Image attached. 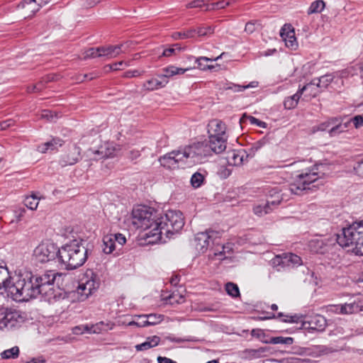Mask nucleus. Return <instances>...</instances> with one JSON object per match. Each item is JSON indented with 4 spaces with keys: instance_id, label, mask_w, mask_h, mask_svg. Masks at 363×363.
Listing matches in <instances>:
<instances>
[{
    "instance_id": "obj_64",
    "label": "nucleus",
    "mask_w": 363,
    "mask_h": 363,
    "mask_svg": "<svg viewBox=\"0 0 363 363\" xmlns=\"http://www.w3.org/2000/svg\"><path fill=\"white\" fill-rule=\"evenodd\" d=\"M157 362L158 363H177V362L165 357H158Z\"/></svg>"
},
{
    "instance_id": "obj_59",
    "label": "nucleus",
    "mask_w": 363,
    "mask_h": 363,
    "mask_svg": "<svg viewBox=\"0 0 363 363\" xmlns=\"http://www.w3.org/2000/svg\"><path fill=\"white\" fill-rule=\"evenodd\" d=\"M94 78V77L92 75V74H84L77 76L76 80L77 82H83L86 80H91Z\"/></svg>"
},
{
    "instance_id": "obj_56",
    "label": "nucleus",
    "mask_w": 363,
    "mask_h": 363,
    "mask_svg": "<svg viewBox=\"0 0 363 363\" xmlns=\"http://www.w3.org/2000/svg\"><path fill=\"white\" fill-rule=\"evenodd\" d=\"M343 307V304H337V305H330L328 306V311L337 314L343 313V311L340 310Z\"/></svg>"
},
{
    "instance_id": "obj_26",
    "label": "nucleus",
    "mask_w": 363,
    "mask_h": 363,
    "mask_svg": "<svg viewBox=\"0 0 363 363\" xmlns=\"http://www.w3.org/2000/svg\"><path fill=\"white\" fill-rule=\"evenodd\" d=\"M160 342V337L157 335H154L148 337L144 342L135 345V347L137 351H145L156 347L159 345Z\"/></svg>"
},
{
    "instance_id": "obj_29",
    "label": "nucleus",
    "mask_w": 363,
    "mask_h": 363,
    "mask_svg": "<svg viewBox=\"0 0 363 363\" xmlns=\"http://www.w3.org/2000/svg\"><path fill=\"white\" fill-rule=\"evenodd\" d=\"M282 317H286L287 319H284L283 321L286 323H301V328L303 329V321H305L306 319V315H285L283 313H279L277 315H273L272 317L268 318H264L263 319H269V318H282Z\"/></svg>"
},
{
    "instance_id": "obj_52",
    "label": "nucleus",
    "mask_w": 363,
    "mask_h": 363,
    "mask_svg": "<svg viewBox=\"0 0 363 363\" xmlns=\"http://www.w3.org/2000/svg\"><path fill=\"white\" fill-rule=\"evenodd\" d=\"M112 236L117 247H122L126 242L125 237L121 233L112 234Z\"/></svg>"
},
{
    "instance_id": "obj_17",
    "label": "nucleus",
    "mask_w": 363,
    "mask_h": 363,
    "mask_svg": "<svg viewBox=\"0 0 363 363\" xmlns=\"http://www.w3.org/2000/svg\"><path fill=\"white\" fill-rule=\"evenodd\" d=\"M280 35L283 40H284L285 45L287 48L291 50L296 49L298 43L294 29H291L289 26L286 27V25H285L280 30Z\"/></svg>"
},
{
    "instance_id": "obj_44",
    "label": "nucleus",
    "mask_w": 363,
    "mask_h": 363,
    "mask_svg": "<svg viewBox=\"0 0 363 363\" xmlns=\"http://www.w3.org/2000/svg\"><path fill=\"white\" fill-rule=\"evenodd\" d=\"M135 320L128 323V325H136L138 327L149 326L145 315H139L135 316Z\"/></svg>"
},
{
    "instance_id": "obj_55",
    "label": "nucleus",
    "mask_w": 363,
    "mask_h": 363,
    "mask_svg": "<svg viewBox=\"0 0 363 363\" xmlns=\"http://www.w3.org/2000/svg\"><path fill=\"white\" fill-rule=\"evenodd\" d=\"M351 122L356 128H359L363 125V116L361 115L355 116L351 119Z\"/></svg>"
},
{
    "instance_id": "obj_24",
    "label": "nucleus",
    "mask_w": 363,
    "mask_h": 363,
    "mask_svg": "<svg viewBox=\"0 0 363 363\" xmlns=\"http://www.w3.org/2000/svg\"><path fill=\"white\" fill-rule=\"evenodd\" d=\"M123 44L101 47V57H106L108 59L114 58L123 52Z\"/></svg>"
},
{
    "instance_id": "obj_38",
    "label": "nucleus",
    "mask_w": 363,
    "mask_h": 363,
    "mask_svg": "<svg viewBox=\"0 0 363 363\" xmlns=\"http://www.w3.org/2000/svg\"><path fill=\"white\" fill-rule=\"evenodd\" d=\"M38 203L39 199L34 194L26 196L24 199L25 206L30 210H35Z\"/></svg>"
},
{
    "instance_id": "obj_10",
    "label": "nucleus",
    "mask_w": 363,
    "mask_h": 363,
    "mask_svg": "<svg viewBox=\"0 0 363 363\" xmlns=\"http://www.w3.org/2000/svg\"><path fill=\"white\" fill-rule=\"evenodd\" d=\"M159 161L162 166L168 169H176L187 166V161L182 148L166 154L161 157Z\"/></svg>"
},
{
    "instance_id": "obj_23",
    "label": "nucleus",
    "mask_w": 363,
    "mask_h": 363,
    "mask_svg": "<svg viewBox=\"0 0 363 363\" xmlns=\"http://www.w3.org/2000/svg\"><path fill=\"white\" fill-rule=\"evenodd\" d=\"M274 263L278 265L283 264L284 266H289V263L293 265H298L301 263V259L299 256L290 253L286 255L283 258L279 256L276 257Z\"/></svg>"
},
{
    "instance_id": "obj_6",
    "label": "nucleus",
    "mask_w": 363,
    "mask_h": 363,
    "mask_svg": "<svg viewBox=\"0 0 363 363\" xmlns=\"http://www.w3.org/2000/svg\"><path fill=\"white\" fill-rule=\"evenodd\" d=\"M216 148V145L208 141H202L192 143L183 147L184 154L187 161V166L202 163L206 158L212 155L213 152L219 154Z\"/></svg>"
},
{
    "instance_id": "obj_21",
    "label": "nucleus",
    "mask_w": 363,
    "mask_h": 363,
    "mask_svg": "<svg viewBox=\"0 0 363 363\" xmlns=\"http://www.w3.org/2000/svg\"><path fill=\"white\" fill-rule=\"evenodd\" d=\"M333 118H335L337 121L331 125V128L328 131L330 137H335L347 130L350 121L343 123L341 118L333 117Z\"/></svg>"
},
{
    "instance_id": "obj_57",
    "label": "nucleus",
    "mask_w": 363,
    "mask_h": 363,
    "mask_svg": "<svg viewBox=\"0 0 363 363\" xmlns=\"http://www.w3.org/2000/svg\"><path fill=\"white\" fill-rule=\"evenodd\" d=\"M43 88V82H40L35 85H30L27 87V91L30 93L32 92H38L41 91Z\"/></svg>"
},
{
    "instance_id": "obj_46",
    "label": "nucleus",
    "mask_w": 363,
    "mask_h": 363,
    "mask_svg": "<svg viewBox=\"0 0 363 363\" xmlns=\"http://www.w3.org/2000/svg\"><path fill=\"white\" fill-rule=\"evenodd\" d=\"M272 344H282V345H291L294 342V339L291 337H272L270 340Z\"/></svg>"
},
{
    "instance_id": "obj_58",
    "label": "nucleus",
    "mask_w": 363,
    "mask_h": 363,
    "mask_svg": "<svg viewBox=\"0 0 363 363\" xmlns=\"http://www.w3.org/2000/svg\"><path fill=\"white\" fill-rule=\"evenodd\" d=\"M204 5L203 0H194L186 4L187 9L201 8Z\"/></svg>"
},
{
    "instance_id": "obj_9",
    "label": "nucleus",
    "mask_w": 363,
    "mask_h": 363,
    "mask_svg": "<svg viewBox=\"0 0 363 363\" xmlns=\"http://www.w3.org/2000/svg\"><path fill=\"white\" fill-rule=\"evenodd\" d=\"M59 248L50 241L42 242L39 244L33 252V256L35 260L40 263H46L58 259Z\"/></svg>"
},
{
    "instance_id": "obj_41",
    "label": "nucleus",
    "mask_w": 363,
    "mask_h": 363,
    "mask_svg": "<svg viewBox=\"0 0 363 363\" xmlns=\"http://www.w3.org/2000/svg\"><path fill=\"white\" fill-rule=\"evenodd\" d=\"M147 320L148 325H155L160 323L163 319L164 315L157 313L145 314Z\"/></svg>"
},
{
    "instance_id": "obj_45",
    "label": "nucleus",
    "mask_w": 363,
    "mask_h": 363,
    "mask_svg": "<svg viewBox=\"0 0 363 363\" xmlns=\"http://www.w3.org/2000/svg\"><path fill=\"white\" fill-rule=\"evenodd\" d=\"M225 291L227 294L232 297H238L240 296L239 288L237 284L228 282L225 284Z\"/></svg>"
},
{
    "instance_id": "obj_30",
    "label": "nucleus",
    "mask_w": 363,
    "mask_h": 363,
    "mask_svg": "<svg viewBox=\"0 0 363 363\" xmlns=\"http://www.w3.org/2000/svg\"><path fill=\"white\" fill-rule=\"evenodd\" d=\"M21 5L26 9L28 16L34 15L42 7L35 0H23Z\"/></svg>"
},
{
    "instance_id": "obj_14",
    "label": "nucleus",
    "mask_w": 363,
    "mask_h": 363,
    "mask_svg": "<svg viewBox=\"0 0 363 363\" xmlns=\"http://www.w3.org/2000/svg\"><path fill=\"white\" fill-rule=\"evenodd\" d=\"M333 240L329 241L325 239H314L309 242L310 250L314 253L325 254L333 250Z\"/></svg>"
},
{
    "instance_id": "obj_4",
    "label": "nucleus",
    "mask_w": 363,
    "mask_h": 363,
    "mask_svg": "<svg viewBox=\"0 0 363 363\" xmlns=\"http://www.w3.org/2000/svg\"><path fill=\"white\" fill-rule=\"evenodd\" d=\"M327 167L323 164H316L312 167H306L296 175L293 182L289 186L290 192L295 195H301L308 190L316 187L314 183L322 178Z\"/></svg>"
},
{
    "instance_id": "obj_32",
    "label": "nucleus",
    "mask_w": 363,
    "mask_h": 363,
    "mask_svg": "<svg viewBox=\"0 0 363 363\" xmlns=\"http://www.w3.org/2000/svg\"><path fill=\"white\" fill-rule=\"evenodd\" d=\"M333 77L331 74H326L320 77L318 79H313L308 84H311L310 88H314V86H317L319 88H326L329 84L333 81Z\"/></svg>"
},
{
    "instance_id": "obj_11",
    "label": "nucleus",
    "mask_w": 363,
    "mask_h": 363,
    "mask_svg": "<svg viewBox=\"0 0 363 363\" xmlns=\"http://www.w3.org/2000/svg\"><path fill=\"white\" fill-rule=\"evenodd\" d=\"M22 317L18 312L8 308H0V329H11L17 326Z\"/></svg>"
},
{
    "instance_id": "obj_20",
    "label": "nucleus",
    "mask_w": 363,
    "mask_h": 363,
    "mask_svg": "<svg viewBox=\"0 0 363 363\" xmlns=\"http://www.w3.org/2000/svg\"><path fill=\"white\" fill-rule=\"evenodd\" d=\"M13 277L9 275V269L5 263H0V290L4 289L8 292V289L11 283Z\"/></svg>"
},
{
    "instance_id": "obj_37",
    "label": "nucleus",
    "mask_w": 363,
    "mask_h": 363,
    "mask_svg": "<svg viewBox=\"0 0 363 363\" xmlns=\"http://www.w3.org/2000/svg\"><path fill=\"white\" fill-rule=\"evenodd\" d=\"M204 179V174L196 172L191 176L190 182L194 188H199L203 184Z\"/></svg>"
},
{
    "instance_id": "obj_42",
    "label": "nucleus",
    "mask_w": 363,
    "mask_h": 363,
    "mask_svg": "<svg viewBox=\"0 0 363 363\" xmlns=\"http://www.w3.org/2000/svg\"><path fill=\"white\" fill-rule=\"evenodd\" d=\"M245 120L249 121V122L252 125H256L260 128H265L267 127V123L264 121H261L259 119L255 118L252 116H247L245 113L242 116V117L240 118V123H243Z\"/></svg>"
},
{
    "instance_id": "obj_47",
    "label": "nucleus",
    "mask_w": 363,
    "mask_h": 363,
    "mask_svg": "<svg viewBox=\"0 0 363 363\" xmlns=\"http://www.w3.org/2000/svg\"><path fill=\"white\" fill-rule=\"evenodd\" d=\"M229 2L228 1H225V0H221V1H218L216 3H213V4H207L206 6V10L207 11H210V10H216V9H223L225 8V6H228L229 5Z\"/></svg>"
},
{
    "instance_id": "obj_51",
    "label": "nucleus",
    "mask_w": 363,
    "mask_h": 363,
    "mask_svg": "<svg viewBox=\"0 0 363 363\" xmlns=\"http://www.w3.org/2000/svg\"><path fill=\"white\" fill-rule=\"evenodd\" d=\"M167 303L169 304H174V303H182L184 300V297L182 296L176 294L174 293L172 294L165 299Z\"/></svg>"
},
{
    "instance_id": "obj_43",
    "label": "nucleus",
    "mask_w": 363,
    "mask_h": 363,
    "mask_svg": "<svg viewBox=\"0 0 363 363\" xmlns=\"http://www.w3.org/2000/svg\"><path fill=\"white\" fill-rule=\"evenodd\" d=\"M98 57H101V47L91 48L83 53V58L84 60Z\"/></svg>"
},
{
    "instance_id": "obj_50",
    "label": "nucleus",
    "mask_w": 363,
    "mask_h": 363,
    "mask_svg": "<svg viewBox=\"0 0 363 363\" xmlns=\"http://www.w3.org/2000/svg\"><path fill=\"white\" fill-rule=\"evenodd\" d=\"M213 30L211 26H201L196 29V34L199 36H206L213 33Z\"/></svg>"
},
{
    "instance_id": "obj_22",
    "label": "nucleus",
    "mask_w": 363,
    "mask_h": 363,
    "mask_svg": "<svg viewBox=\"0 0 363 363\" xmlns=\"http://www.w3.org/2000/svg\"><path fill=\"white\" fill-rule=\"evenodd\" d=\"M167 83L168 79H166L165 77H162V75H160L158 78H152L147 80L143 84V88L148 91H153L165 86Z\"/></svg>"
},
{
    "instance_id": "obj_33",
    "label": "nucleus",
    "mask_w": 363,
    "mask_h": 363,
    "mask_svg": "<svg viewBox=\"0 0 363 363\" xmlns=\"http://www.w3.org/2000/svg\"><path fill=\"white\" fill-rule=\"evenodd\" d=\"M189 69H191V68L183 69L172 65L163 69L164 74H162V77H165L166 79H168L169 77H173L176 74H183Z\"/></svg>"
},
{
    "instance_id": "obj_2",
    "label": "nucleus",
    "mask_w": 363,
    "mask_h": 363,
    "mask_svg": "<svg viewBox=\"0 0 363 363\" xmlns=\"http://www.w3.org/2000/svg\"><path fill=\"white\" fill-rule=\"evenodd\" d=\"M56 273L45 272L42 275L25 272L15 275L9 286L7 296L18 302L28 301L42 295L48 299L55 297L54 282Z\"/></svg>"
},
{
    "instance_id": "obj_1",
    "label": "nucleus",
    "mask_w": 363,
    "mask_h": 363,
    "mask_svg": "<svg viewBox=\"0 0 363 363\" xmlns=\"http://www.w3.org/2000/svg\"><path fill=\"white\" fill-rule=\"evenodd\" d=\"M133 224L146 230L145 236L150 243L166 242L184 225L183 214L179 211H168L164 215L146 206H138L133 211Z\"/></svg>"
},
{
    "instance_id": "obj_39",
    "label": "nucleus",
    "mask_w": 363,
    "mask_h": 363,
    "mask_svg": "<svg viewBox=\"0 0 363 363\" xmlns=\"http://www.w3.org/2000/svg\"><path fill=\"white\" fill-rule=\"evenodd\" d=\"M325 7V3L322 0H318L313 1L308 10V14L320 13Z\"/></svg>"
},
{
    "instance_id": "obj_61",
    "label": "nucleus",
    "mask_w": 363,
    "mask_h": 363,
    "mask_svg": "<svg viewBox=\"0 0 363 363\" xmlns=\"http://www.w3.org/2000/svg\"><path fill=\"white\" fill-rule=\"evenodd\" d=\"M256 30V24L254 22H248L246 23L245 27V31L248 33L251 34Z\"/></svg>"
},
{
    "instance_id": "obj_49",
    "label": "nucleus",
    "mask_w": 363,
    "mask_h": 363,
    "mask_svg": "<svg viewBox=\"0 0 363 363\" xmlns=\"http://www.w3.org/2000/svg\"><path fill=\"white\" fill-rule=\"evenodd\" d=\"M258 85L257 82H252L250 84L244 86L234 84L233 86L229 87L228 89H233L235 92H240L245 90L247 88H254L257 87Z\"/></svg>"
},
{
    "instance_id": "obj_13",
    "label": "nucleus",
    "mask_w": 363,
    "mask_h": 363,
    "mask_svg": "<svg viewBox=\"0 0 363 363\" xmlns=\"http://www.w3.org/2000/svg\"><path fill=\"white\" fill-rule=\"evenodd\" d=\"M217 234L218 233L213 230L197 233L194 240V246L198 252L204 253L209 246L210 240Z\"/></svg>"
},
{
    "instance_id": "obj_25",
    "label": "nucleus",
    "mask_w": 363,
    "mask_h": 363,
    "mask_svg": "<svg viewBox=\"0 0 363 363\" xmlns=\"http://www.w3.org/2000/svg\"><path fill=\"white\" fill-rule=\"evenodd\" d=\"M89 151L95 155L94 160L108 158L114 155V149L109 145H102L96 150H89Z\"/></svg>"
},
{
    "instance_id": "obj_54",
    "label": "nucleus",
    "mask_w": 363,
    "mask_h": 363,
    "mask_svg": "<svg viewBox=\"0 0 363 363\" xmlns=\"http://www.w3.org/2000/svg\"><path fill=\"white\" fill-rule=\"evenodd\" d=\"M41 118L46 119L50 121H54V118L57 117L56 114L51 111L44 110L41 113Z\"/></svg>"
},
{
    "instance_id": "obj_27",
    "label": "nucleus",
    "mask_w": 363,
    "mask_h": 363,
    "mask_svg": "<svg viewBox=\"0 0 363 363\" xmlns=\"http://www.w3.org/2000/svg\"><path fill=\"white\" fill-rule=\"evenodd\" d=\"M63 140L60 138H52L50 141L46 142L38 147V150L42 153L46 152L48 150H55L63 145Z\"/></svg>"
},
{
    "instance_id": "obj_7",
    "label": "nucleus",
    "mask_w": 363,
    "mask_h": 363,
    "mask_svg": "<svg viewBox=\"0 0 363 363\" xmlns=\"http://www.w3.org/2000/svg\"><path fill=\"white\" fill-rule=\"evenodd\" d=\"M100 284V278L96 273L92 269L86 270L76 290L79 301H84L96 291L99 288Z\"/></svg>"
},
{
    "instance_id": "obj_62",
    "label": "nucleus",
    "mask_w": 363,
    "mask_h": 363,
    "mask_svg": "<svg viewBox=\"0 0 363 363\" xmlns=\"http://www.w3.org/2000/svg\"><path fill=\"white\" fill-rule=\"evenodd\" d=\"M89 328L87 326L81 327V326H77L73 328V333L75 335H81L84 333V331H88Z\"/></svg>"
},
{
    "instance_id": "obj_16",
    "label": "nucleus",
    "mask_w": 363,
    "mask_h": 363,
    "mask_svg": "<svg viewBox=\"0 0 363 363\" xmlns=\"http://www.w3.org/2000/svg\"><path fill=\"white\" fill-rule=\"evenodd\" d=\"M81 149L77 145H72L69 147L68 152L65 154L61 160L62 166L73 165L76 164L80 158Z\"/></svg>"
},
{
    "instance_id": "obj_3",
    "label": "nucleus",
    "mask_w": 363,
    "mask_h": 363,
    "mask_svg": "<svg viewBox=\"0 0 363 363\" xmlns=\"http://www.w3.org/2000/svg\"><path fill=\"white\" fill-rule=\"evenodd\" d=\"M88 257V250L83 240H74L58 250V261L67 270L82 266Z\"/></svg>"
},
{
    "instance_id": "obj_19",
    "label": "nucleus",
    "mask_w": 363,
    "mask_h": 363,
    "mask_svg": "<svg viewBox=\"0 0 363 363\" xmlns=\"http://www.w3.org/2000/svg\"><path fill=\"white\" fill-rule=\"evenodd\" d=\"M246 153L242 150H229L227 152L226 160L229 165L239 166L243 162Z\"/></svg>"
},
{
    "instance_id": "obj_18",
    "label": "nucleus",
    "mask_w": 363,
    "mask_h": 363,
    "mask_svg": "<svg viewBox=\"0 0 363 363\" xmlns=\"http://www.w3.org/2000/svg\"><path fill=\"white\" fill-rule=\"evenodd\" d=\"M311 84H306L302 88L299 89L296 94L285 99L284 106L287 109L294 108L306 90H308Z\"/></svg>"
},
{
    "instance_id": "obj_5",
    "label": "nucleus",
    "mask_w": 363,
    "mask_h": 363,
    "mask_svg": "<svg viewBox=\"0 0 363 363\" xmlns=\"http://www.w3.org/2000/svg\"><path fill=\"white\" fill-rule=\"evenodd\" d=\"M336 242L342 247H351L357 255H363V220L354 223L347 228H342L340 233L336 235Z\"/></svg>"
},
{
    "instance_id": "obj_40",
    "label": "nucleus",
    "mask_w": 363,
    "mask_h": 363,
    "mask_svg": "<svg viewBox=\"0 0 363 363\" xmlns=\"http://www.w3.org/2000/svg\"><path fill=\"white\" fill-rule=\"evenodd\" d=\"M196 34V29L191 28L187 30L176 32L172 35L174 39H186L193 38Z\"/></svg>"
},
{
    "instance_id": "obj_36",
    "label": "nucleus",
    "mask_w": 363,
    "mask_h": 363,
    "mask_svg": "<svg viewBox=\"0 0 363 363\" xmlns=\"http://www.w3.org/2000/svg\"><path fill=\"white\" fill-rule=\"evenodd\" d=\"M19 354V348L17 346H14L11 349L6 350L1 353V357L2 359H16L18 357Z\"/></svg>"
},
{
    "instance_id": "obj_35",
    "label": "nucleus",
    "mask_w": 363,
    "mask_h": 363,
    "mask_svg": "<svg viewBox=\"0 0 363 363\" xmlns=\"http://www.w3.org/2000/svg\"><path fill=\"white\" fill-rule=\"evenodd\" d=\"M337 120L335 118H330L327 121L315 125L312 128L311 131L313 133H315L317 131H325L327 129H328L331 125L334 123H335Z\"/></svg>"
},
{
    "instance_id": "obj_48",
    "label": "nucleus",
    "mask_w": 363,
    "mask_h": 363,
    "mask_svg": "<svg viewBox=\"0 0 363 363\" xmlns=\"http://www.w3.org/2000/svg\"><path fill=\"white\" fill-rule=\"evenodd\" d=\"M182 50L179 44L174 45V47L164 49L162 55L164 57H170L176 55Z\"/></svg>"
},
{
    "instance_id": "obj_12",
    "label": "nucleus",
    "mask_w": 363,
    "mask_h": 363,
    "mask_svg": "<svg viewBox=\"0 0 363 363\" xmlns=\"http://www.w3.org/2000/svg\"><path fill=\"white\" fill-rule=\"evenodd\" d=\"M327 325L326 319L320 315L315 314L311 316H306L305 321H303V330H315L323 332Z\"/></svg>"
},
{
    "instance_id": "obj_34",
    "label": "nucleus",
    "mask_w": 363,
    "mask_h": 363,
    "mask_svg": "<svg viewBox=\"0 0 363 363\" xmlns=\"http://www.w3.org/2000/svg\"><path fill=\"white\" fill-rule=\"evenodd\" d=\"M225 53L223 52L221 55H220L219 56H218L216 58H209V57H198L196 59V62L197 63L198 65V68L201 69V70H206V69H211L213 68V66H211V65H206L205 64H203V62H213V61H217L218 60H219L220 58L222 57V56L224 55Z\"/></svg>"
},
{
    "instance_id": "obj_8",
    "label": "nucleus",
    "mask_w": 363,
    "mask_h": 363,
    "mask_svg": "<svg viewBox=\"0 0 363 363\" xmlns=\"http://www.w3.org/2000/svg\"><path fill=\"white\" fill-rule=\"evenodd\" d=\"M225 124L220 120H212L208 125V133L209 134V141L216 145L218 142V146L216 150L218 152H223L226 148L227 136L225 134Z\"/></svg>"
},
{
    "instance_id": "obj_53",
    "label": "nucleus",
    "mask_w": 363,
    "mask_h": 363,
    "mask_svg": "<svg viewBox=\"0 0 363 363\" xmlns=\"http://www.w3.org/2000/svg\"><path fill=\"white\" fill-rule=\"evenodd\" d=\"M353 169L357 176L363 178V159L357 162Z\"/></svg>"
},
{
    "instance_id": "obj_63",
    "label": "nucleus",
    "mask_w": 363,
    "mask_h": 363,
    "mask_svg": "<svg viewBox=\"0 0 363 363\" xmlns=\"http://www.w3.org/2000/svg\"><path fill=\"white\" fill-rule=\"evenodd\" d=\"M140 156V152L138 150H132L128 152V158L131 160H135Z\"/></svg>"
},
{
    "instance_id": "obj_60",
    "label": "nucleus",
    "mask_w": 363,
    "mask_h": 363,
    "mask_svg": "<svg viewBox=\"0 0 363 363\" xmlns=\"http://www.w3.org/2000/svg\"><path fill=\"white\" fill-rule=\"evenodd\" d=\"M141 74L140 72L138 69L128 70L124 72L123 77L126 78H132L140 76Z\"/></svg>"
},
{
    "instance_id": "obj_31",
    "label": "nucleus",
    "mask_w": 363,
    "mask_h": 363,
    "mask_svg": "<svg viewBox=\"0 0 363 363\" xmlns=\"http://www.w3.org/2000/svg\"><path fill=\"white\" fill-rule=\"evenodd\" d=\"M117 248L112 234H108L103 238V251L106 254L112 253Z\"/></svg>"
},
{
    "instance_id": "obj_15",
    "label": "nucleus",
    "mask_w": 363,
    "mask_h": 363,
    "mask_svg": "<svg viewBox=\"0 0 363 363\" xmlns=\"http://www.w3.org/2000/svg\"><path fill=\"white\" fill-rule=\"evenodd\" d=\"M280 203V196L278 195L277 199L267 200L266 203L255 205L253 208V211L255 214L262 216L270 213L274 208L278 206Z\"/></svg>"
},
{
    "instance_id": "obj_28",
    "label": "nucleus",
    "mask_w": 363,
    "mask_h": 363,
    "mask_svg": "<svg viewBox=\"0 0 363 363\" xmlns=\"http://www.w3.org/2000/svg\"><path fill=\"white\" fill-rule=\"evenodd\" d=\"M362 308L361 301H354L352 303H344L343 307L340 310L343 311L342 315H350L362 311Z\"/></svg>"
}]
</instances>
